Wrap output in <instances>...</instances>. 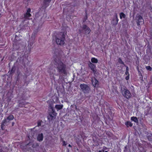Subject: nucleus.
Returning a JSON list of instances; mask_svg holds the SVG:
<instances>
[{
	"instance_id": "393cba45",
	"label": "nucleus",
	"mask_w": 152,
	"mask_h": 152,
	"mask_svg": "<svg viewBox=\"0 0 152 152\" xmlns=\"http://www.w3.org/2000/svg\"><path fill=\"white\" fill-rule=\"evenodd\" d=\"M85 13H86L85 17L83 19V22H85L88 18L87 14L86 11Z\"/></svg>"
},
{
	"instance_id": "9b49d317",
	"label": "nucleus",
	"mask_w": 152,
	"mask_h": 152,
	"mask_svg": "<svg viewBox=\"0 0 152 152\" xmlns=\"http://www.w3.org/2000/svg\"><path fill=\"white\" fill-rule=\"evenodd\" d=\"M88 65L91 68V70L94 72V73H95L96 72V71L95 70L96 67V65L93 63H92L90 61L89 62Z\"/></svg>"
},
{
	"instance_id": "4c0bfd02",
	"label": "nucleus",
	"mask_w": 152,
	"mask_h": 152,
	"mask_svg": "<svg viewBox=\"0 0 152 152\" xmlns=\"http://www.w3.org/2000/svg\"><path fill=\"white\" fill-rule=\"evenodd\" d=\"M34 134H33V135H32V137H33V136H34Z\"/></svg>"
},
{
	"instance_id": "423d86ee",
	"label": "nucleus",
	"mask_w": 152,
	"mask_h": 152,
	"mask_svg": "<svg viewBox=\"0 0 152 152\" xmlns=\"http://www.w3.org/2000/svg\"><path fill=\"white\" fill-rule=\"evenodd\" d=\"M57 113L55 110L53 109H52V112L49 113V115L48 116V118L49 120H52L54 118H55L57 115Z\"/></svg>"
},
{
	"instance_id": "a211bd4d",
	"label": "nucleus",
	"mask_w": 152,
	"mask_h": 152,
	"mask_svg": "<svg viewBox=\"0 0 152 152\" xmlns=\"http://www.w3.org/2000/svg\"><path fill=\"white\" fill-rule=\"evenodd\" d=\"M63 105L62 104H57L55 106V108L56 109L57 111L60 110L63 108Z\"/></svg>"
},
{
	"instance_id": "2eb2a0df",
	"label": "nucleus",
	"mask_w": 152,
	"mask_h": 152,
	"mask_svg": "<svg viewBox=\"0 0 152 152\" xmlns=\"http://www.w3.org/2000/svg\"><path fill=\"white\" fill-rule=\"evenodd\" d=\"M52 0H43V5L45 8L49 5V4L50 2Z\"/></svg>"
},
{
	"instance_id": "2f4dec72",
	"label": "nucleus",
	"mask_w": 152,
	"mask_h": 152,
	"mask_svg": "<svg viewBox=\"0 0 152 152\" xmlns=\"http://www.w3.org/2000/svg\"><path fill=\"white\" fill-rule=\"evenodd\" d=\"M98 152H104V150H99Z\"/></svg>"
},
{
	"instance_id": "1a4fd4ad",
	"label": "nucleus",
	"mask_w": 152,
	"mask_h": 152,
	"mask_svg": "<svg viewBox=\"0 0 152 152\" xmlns=\"http://www.w3.org/2000/svg\"><path fill=\"white\" fill-rule=\"evenodd\" d=\"M31 39H32V41H29L28 45V47L29 51H30L31 50V49L32 48V46L34 42V41L35 38H33V35H32L31 36Z\"/></svg>"
},
{
	"instance_id": "7ed1b4c3",
	"label": "nucleus",
	"mask_w": 152,
	"mask_h": 152,
	"mask_svg": "<svg viewBox=\"0 0 152 152\" xmlns=\"http://www.w3.org/2000/svg\"><path fill=\"white\" fill-rule=\"evenodd\" d=\"M121 93L124 97L127 99H129L132 97L130 92L126 87L123 89H121Z\"/></svg>"
},
{
	"instance_id": "7c9ffc66",
	"label": "nucleus",
	"mask_w": 152,
	"mask_h": 152,
	"mask_svg": "<svg viewBox=\"0 0 152 152\" xmlns=\"http://www.w3.org/2000/svg\"><path fill=\"white\" fill-rule=\"evenodd\" d=\"M81 140H77V144H78L80 143V142H81Z\"/></svg>"
},
{
	"instance_id": "c9c22d12",
	"label": "nucleus",
	"mask_w": 152,
	"mask_h": 152,
	"mask_svg": "<svg viewBox=\"0 0 152 152\" xmlns=\"http://www.w3.org/2000/svg\"><path fill=\"white\" fill-rule=\"evenodd\" d=\"M104 152H108L107 151H105V152L104 151Z\"/></svg>"
},
{
	"instance_id": "412c9836",
	"label": "nucleus",
	"mask_w": 152,
	"mask_h": 152,
	"mask_svg": "<svg viewBox=\"0 0 152 152\" xmlns=\"http://www.w3.org/2000/svg\"><path fill=\"white\" fill-rule=\"evenodd\" d=\"M147 138L149 141L152 142V134L151 133L148 134Z\"/></svg>"
},
{
	"instance_id": "cd10ccee",
	"label": "nucleus",
	"mask_w": 152,
	"mask_h": 152,
	"mask_svg": "<svg viewBox=\"0 0 152 152\" xmlns=\"http://www.w3.org/2000/svg\"><path fill=\"white\" fill-rule=\"evenodd\" d=\"M146 68L149 71H151L152 70V68L150 66H146Z\"/></svg>"
},
{
	"instance_id": "dca6fc26",
	"label": "nucleus",
	"mask_w": 152,
	"mask_h": 152,
	"mask_svg": "<svg viewBox=\"0 0 152 152\" xmlns=\"http://www.w3.org/2000/svg\"><path fill=\"white\" fill-rule=\"evenodd\" d=\"M125 125L126 126V127L128 128L129 127H131L133 126V124L131 121H127L125 123Z\"/></svg>"
},
{
	"instance_id": "c756f323",
	"label": "nucleus",
	"mask_w": 152,
	"mask_h": 152,
	"mask_svg": "<svg viewBox=\"0 0 152 152\" xmlns=\"http://www.w3.org/2000/svg\"><path fill=\"white\" fill-rule=\"evenodd\" d=\"M66 144H67L66 142L65 141H64V140L63 141V144H62L63 146H65L66 145Z\"/></svg>"
},
{
	"instance_id": "6e6552de",
	"label": "nucleus",
	"mask_w": 152,
	"mask_h": 152,
	"mask_svg": "<svg viewBox=\"0 0 152 152\" xmlns=\"http://www.w3.org/2000/svg\"><path fill=\"white\" fill-rule=\"evenodd\" d=\"M82 28L83 29L84 31L86 34H89L91 31V30L90 28L86 25H83Z\"/></svg>"
},
{
	"instance_id": "473e14b6",
	"label": "nucleus",
	"mask_w": 152,
	"mask_h": 152,
	"mask_svg": "<svg viewBox=\"0 0 152 152\" xmlns=\"http://www.w3.org/2000/svg\"><path fill=\"white\" fill-rule=\"evenodd\" d=\"M68 146L69 147H72V146H71V145L70 144H69L68 145Z\"/></svg>"
},
{
	"instance_id": "5701e85b",
	"label": "nucleus",
	"mask_w": 152,
	"mask_h": 152,
	"mask_svg": "<svg viewBox=\"0 0 152 152\" xmlns=\"http://www.w3.org/2000/svg\"><path fill=\"white\" fill-rule=\"evenodd\" d=\"M126 17V15L123 12H121L120 13V18L121 19H122V18H125Z\"/></svg>"
},
{
	"instance_id": "4468645a",
	"label": "nucleus",
	"mask_w": 152,
	"mask_h": 152,
	"mask_svg": "<svg viewBox=\"0 0 152 152\" xmlns=\"http://www.w3.org/2000/svg\"><path fill=\"white\" fill-rule=\"evenodd\" d=\"M43 135L42 133L39 134L37 137V140L39 142H41L43 140Z\"/></svg>"
},
{
	"instance_id": "f257e3e1",
	"label": "nucleus",
	"mask_w": 152,
	"mask_h": 152,
	"mask_svg": "<svg viewBox=\"0 0 152 152\" xmlns=\"http://www.w3.org/2000/svg\"><path fill=\"white\" fill-rule=\"evenodd\" d=\"M54 58L55 65L57 66V69L59 73H63L65 75H67V72L66 70V65L63 63L60 60L58 59L57 60L56 58H58L57 56L55 57V55L56 54V53H54Z\"/></svg>"
},
{
	"instance_id": "4be33fe9",
	"label": "nucleus",
	"mask_w": 152,
	"mask_h": 152,
	"mask_svg": "<svg viewBox=\"0 0 152 152\" xmlns=\"http://www.w3.org/2000/svg\"><path fill=\"white\" fill-rule=\"evenodd\" d=\"M15 66H13L12 67L10 72V75H12L15 72Z\"/></svg>"
},
{
	"instance_id": "c85d7f7f",
	"label": "nucleus",
	"mask_w": 152,
	"mask_h": 152,
	"mask_svg": "<svg viewBox=\"0 0 152 152\" xmlns=\"http://www.w3.org/2000/svg\"><path fill=\"white\" fill-rule=\"evenodd\" d=\"M19 106L20 107H24V104L23 102H22L19 103Z\"/></svg>"
},
{
	"instance_id": "a878e982",
	"label": "nucleus",
	"mask_w": 152,
	"mask_h": 152,
	"mask_svg": "<svg viewBox=\"0 0 152 152\" xmlns=\"http://www.w3.org/2000/svg\"><path fill=\"white\" fill-rule=\"evenodd\" d=\"M118 62L121 64L124 65V62H123L121 59L120 58H119L118 59Z\"/></svg>"
},
{
	"instance_id": "9d476101",
	"label": "nucleus",
	"mask_w": 152,
	"mask_h": 152,
	"mask_svg": "<svg viewBox=\"0 0 152 152\" xmlns=\"http://www.w3.org/2000/svg\"><path fill=\"white\" fill-rule=\"evenodd\" d=\"M119 21V19L118 18V16L117 14L115 15V18H113L112 21V24L114 26H115L118 24Z\"/></svg>"
},
{
	"instance_id": "f03ea898",
	"label": "nucleus",
	"mask_w": 152,
	"mask_h": 152,
	"mask_svg": "<svg viewBox=\"0 0 152 152\" xmlns=\"http://www.w3.org/2000/svg\"><path fill=\"white\" fill-rule=\"evenodd\" d=\"M65 34L63 32H60L58 37H56V44L58 45H59L61 46L63 45L65 42L64 41L65 40Z\"/></svg>"
},
{
	"instance_id": "f3484780",
	"label": "nucleus",
	"mask_w": 152,
	"mask_h": 152,
	"mask_svg": "<svg viewBox=\"0 0 152 152\" xmlns=\"http://www.w3.org/2000/svg\"><path fill=\"white\" fill-rule=\"evenodd\" d=\"M7 122V119H4L1 123V128L2 130L4 129V124H5Z\"/></svg>"
},
{
	"instance_id": "ddd939ff",
	"label": "nucleus",
	"mask_w": 152,
	"mask_h": 152,
	"mask_svg": "<svg viewBox=\"0 0 152 152\" xmlns=\"http://www.w3.org/2000/svg\"><path fill=\"white\" fill-rule=\"evenodd\" d=\"M91 82L93 86L94 87H95L96 86V85L98 83V80L95 77H94V78L92 79Z\"/></svg>"
},
{
	"instance_id": "20e7f679",
	"label": "nucleus",
	"mask_w": 152,
	"mask_h": 152,
	"mask_svg": "<svg viewBox=\"0 0 152 152\" xmlns=\"http://www.w3.org/2000/svg\"><path fill=\"white\" fill-rule=\"evenodd\" d=\"M80 86L84 93L86 94L89 93L90 88L87 84L84 83L81 84Z\"/></svg>"
},
{
	"instance_id": "aec40b11",
	"label": "nucleus",
	"mask_w": 152,
	"mask_h": 152,
	"mask_svg": "<svg viewBox=\"0 0 152 152\" xmlns=\"http://www.w3.org/2000/svg\"><path fill=\"white\" fill-rule=\"evenodd\" d=\"M131 119L132 121H134L135 123H138V121L136 117L133 116L131 117Z\"/></svg>"
},
{
	"instance_id": "72a5a7b5",
	"label": "nucleus",
	"mask_w": 152,
	"mask_h": 152,
	"mask_svg": "<svg viewBox=\"0 0 152 152\" xmlns=\"http://www.w3.org/2000/svg\"><path fill=\"white\" fill-rule=\"evenodd\" d=\"M12 126H13L14 125V122H12Z\"/></svg>"
},
{
	"instance_id": "b1692460",
	"label": "nucleus",
	"mask_w": 152,
	"mask_h": 152,
	"mask_svg": "<svg viewBox=\"0 0 152 152\" xmlns=\"http://www.w3.org/2000/svg\"><path fill=\"white\" fill-rule=\"evenodd\" d=\"M14 118V116L12 115H10L7 118V119L9 120H12Z\"/></svg>"
},
{
	"instance_id": "39448f33",
	"label": "nucleus",
	"mask_w": 152,
	"mask_h": 152,
	"mask_svg": "<svg viewBox=\"0 0 152 152\" xmlns=\"http://www.w3.org/2000/svg\"><path fill=\"white\" fill-rule=\"evenodd\" d=\"M31 12V9L30 8H28L26 13L24 14V18L25 20H29L32 19L30 18L31 16V14L30 13Z\"/></svg>"
},
{
	"instance_id": "f8f14e48",
	"label": "nucleus",
	"mask_w": 152,
	"mask_h": 152,
	"mask_svg": "<svg viewBox=\"0 0 152 152\" xmlns=\"http://www.w3.org/2000/svg\"><path fill=\"white\" fill-rule=\"evenodd\" d=\"M129 68L128 66H126V70L125 72V75H127V76L125 77V79L127 80L129 79Z\"/></svg>"
},
{
	"instance_id": "e433bc0d",
	"label": "nucleus",
	"mask_w": 152,
	"mask_h": 152,
	"mask_svg": "<svg viewBox=\"0 0 152 152\" xmlns=\"http://www.w3.org/2000/svg\"><path fill=\"white\" fill-rule=\"evenodd\" d=\"M126 151L125 150H124V152H125Z\"/></svg>"
},
{
	"instance_id": "f704fd0d",
	"label": "nucleus",
	"mask_w": 152,
	"mask_h": 152,
	"mask_svg": "<svg viewBox=\"0 0 152 152\" xmlns=\"http://www.w3.org/2000/svg\"><path fill=\"white\" fill-rule=\"evenodd\" d=\"M125 149H126L127 148V146H125Z\"/></svg>"
},
{
	"instance_id": "0eeeda50",
	"label": "nucleus",
	"mask_w": 152,
	"mask_h": 152,
	"mask_svg": "<svg viewBox=\"0 0 152 152\" xmlns=\"http://www.w3.org/2000/svg\"><path fill=\"white\" fill-rule=\"evenodd\" d=\"M136 22L137 25L139 26L140 24L144 23V20L143 19L141 15L137 16Z\"/></svg>"
},
{
	"instance_id": "bb28decb",
	"label": "nucleus",
	"mask_w": 152,
	"mask_h": 152,
	"mask_svg": "<svg viewBox=\"0 0 152 152\" xmlns=\"http://www.w3.org/2000/svg\"><path fill=\"white\" fill-rule=\"evenodd\" d=\"M42 123V121L41 120H39L37 121V126L39 127L41 125V123Z\"/></svg>"
},
{
	"instance_id": "6ab92c4d",
	"label": "nucleus",
	"mask_w": 152,
	"mask_h": 152,
	"mask_svg": "<svg viewBox=\"0 0 152 152\" xmlns=\"http://www.w3.org/2000/svg\"><path fill=\"white\" fill-rule=\"evenodd\" d=\"M91 61L92 63H97L98 62V59L94 57H92L91 58Z\"/></svg>"
}]
</instances>
